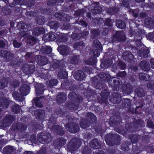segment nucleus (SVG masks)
I'll list each match as a JSON object with an SVG mask.
<instances>
[{
  "mask_svg": "<svg viewBox=\"0 0 154 154\" xmlns=\"http://www.w3.org/2000/svg\"><path fill=\"white\" fill-rule=\"evenodd\" d=\"M52 67L54 70L59 71V75L61 79H65L67 77L68 73L66 71V67L63 61L57 60L53 64Z\"/></svg>",
  "mask_w": 154,
  "mask_h": 154,
  "instance_id": "nucleus-1",
  "label": "nucleus"
},
{
  "mask_svg": "<svg viewBox=\"0 0 154 154\" xmlns=\"http://www.w3.org/2000/svg\"><path fill=\"white\" fill-rule=\"evenodd\" d=\"M105 140L106 144L109 146L119 145L120 144L121 137L117 134L109 133L105 135Z\"/></svg>",
  "mask_w": 154,
  "mask_h": 154,
  "instance_id": "nucleus-2",
  "label": "nucleus"
},
{
  "mask_svg": "<svg viewBox=\"0 0 154 154\" xmlns=\"http://www.w3.org/2000/svg\"><path fill=\"white\" fill-rule=\"evenodd\" d=\"M143 122L141 119L137 120L134 118V121L131 123H128L125 124V128L127 131L132 133L137 131L139 128L142 127Z\"/></svg>",
  "mask_w": 154,
  "mask_h": 154,
  "instance_id": "nucleus-3",
  "label": "nucleus"
},
{
  "mask_svg": "<svg viewBox=\"0 0 154 154\" xmlns=\"http://www.w3.org/2000/svg\"><path fill=\"white\" fill-rule=\"evenodd\" d=\"M81 144V141L79 138L73 137L67 144V147L69 151H74L78 149Z\"/></svg>",
  "mask_w": 154,
  "mask_h": 154,
  "instance_id": "nucleus-4",
  "label": "nucleus"
},
{
  "mask_svg": "<svg viewBox=\"0 0 154 154\" xmlns=\"http://www.w3.org/2000/svg\"><path fill=\"white\" fill-rule=\"evenodd\" d=\"M37 137L39 142L43 144H47L51 142L52 139L51 134L49 133L45 134L44 133L41 132L38 134Z\"/></svg>",
  "mask_w": 154,
  "mask_h": 154,
  "instance_id": "nucleus-5",
  "label": "nucleus"
},
{
  "mask_svg": "<svg viewBox=\"0 0 154 154\" xmlns=\"http://www.w3.org/2000/svg\"><path fill=\"white\" fill-rule=\"evenodd\" d=\"M108 82L109 86L111 87L114 91H117L119 89L122 82L120 78L116 77H111V76Z\"/></svg>",
  "mask_w": 154,
  "mask_h": 154,
  "instance_id": "nucleus-6",
  "label": "nucleus"
},
{
  "mask_svg": "<svg viewBox=\"0 0 154 154\" xmlns=\"http://www.w3.org/2000/svg\"><path fill=\"white\" fill-rule=\"evenodd\" d=\"M35 4V2L33 0H30L28 3V7L26 8V11L25 13L26 15L28 17H35L37 16L38 11H33V9L31 7L33 6Z\"/></svg>",
  "mask_w": 154,
  "mask_h": 154,
  "instance_id": "nucleus-7",
  "label": "nucleus"
},
{
  "mask_svg": "<svg viewBox=\"0 0 154 154\" xmlns=\"http://www.w3.org/2000/svg\"><path fill=\"white\" fill-rule=\"evenodd\" d=\"M122 122L121 118L118 115H113L110 118L109 121L110 126L114 127H118Z\"/></svg>",
  "mask_w": 154,
  "mask_h": 154,
  "instance_id": "nucleus-8",
  "label": "nucleus"
},
{
  "mask_svg": "<svg viewBox=\"0 0 154 154\" xmlns=\"http://www.w3.org/2000/svg\"><path fill=\"white\" fill-rule=\"evenodd\" d=\"M66 128L68 131L72 133H75L79 131V125L74 122H68L65 125Z\"/></svg>",
  "mask_w": 154,
  "mask_h": 154,
  "instance_id": "nucleus-9",
  "label": "nucleus"
},
{
  "mask_svg": "<svg viewBox=\"0 0 154 154\" xmlns=\"http://www.w3.org/2000/svg\"><path fill=\"white\" fill-rule=\"evenodd\" d=\"M17 27L20 31L24 32V35L26 34V32L31 29L30 25L26 24L23 21L19 22L17 24ZM23 36H24L25 35Z\"/></svg>",
  "mask_w": 154,
  "mask_h": 154,
  "instance_id": "nucleus-10",
  "label": "nucleus"
},
{
  "mask_svg": "<svg viewBox=\"0 0 154 154\" xmlns=\"http://www.w3.org/2000/svg\"><path fill=\"white\" fill-rule=\"evenodd\" d=\"M126 40L124 35L119 32H117L113 36L111 40L113 43H116V41L122 42Z\"/></svg>",
  "mask_w": 154,
  "mask_h": 154,
  "instance_id": "nucleus-11",
  "label": "nucleus"
},
{
  "mask_svg": "<svg viewBox=\"0 0 154 154\" xmlns=\"http://www.w3.org/2000/svg\"><path fill=\"white\" fill-rule=\"evenodd\" d=\"M66 142V140L63 137H61L55 139L53 141V144L55 147L59 149L65 145Z\"/></svg>",
  "mask_w": 154,
  "mask_h": 154,
  "instance_id": "nucleus-12",
  "label": "nucleus"
},
{
  "mask_svg": "<svg viewBox=\"0 0 154 154\" xmlns=\"http://www.w3.org/2000/svg\"><path fill=\"white\" fill-rule=\"evenodd\" d=\"M35 59L38 64L42 66L47 64L48 62V60L45 57L40 55H36Z\"/></svg>",
  "mask_w": 154,
  "mask_h": 154,
  "instance_id": "nucleus-13",
  "label": "nucleus"
},
{
  "mask_svg": "<svg viewBox=\"0 0 154 154\" xmlns=\"http://www.w3.org/2000/svg\"><path fill=\"white\" fill-rule=\"evenodd\" d=\"M122 98L119 96L117 93L114 92L112 93L109 100L114 104H116L119 103L121 101Z\"/></svg>",
  "mask_w": 154,
  "mask_h": 154,
  "instance_id": "nucleus-14",
  "label": "nucleus"
},
{
  "mask_svg": "<svg viewBox=\"0 0 154 154\" xmlns=\"http://www.w3.org/2000/svg\"><path fill=\"white\" fill-rule=\"evenodd\" d=\"M122 57L125 62L130 63L132 61L134 56L131 52L126 51L122 53Z\"/></svg>",
  "mask_w": 154,
  "mask_h": 154,
  "instance_id": "nucleus-15",
  "label": "nucleus"
},
{
  "mask_svg": "<svg viewBox=\"0 0 154 154\" xmlns=\"http://www.w3.org/2000/svg\"><path fill=\"white\" fill-rule=\"evenodd\" d=\"M57 50L60 54L63 56L68 55L69 52L68 46L65 45H60L57 48Z\"/></svg>",
  "mask_w": 154,
  "mask_h": 154,
  "instance_id": "nucleus-16",
  "label": "nucleus"
},
{
  "mask_svg": "<svg viewBox=\"0 0 154 154\" xmlns=\"http://www.w3.org/2000/svg\"><path fill=\"white\" fill-rule=\"evenodd\" d=\"M132 88L131 85L129 83H124L122 86L123 93L126 94H130L132 90Z\"/></svg>",
  "mask_w": 154,
  "mask_h": 154,
  "instance_id": "nucleus-17",
  "label": "nucleus"
},
{
  "mask_svg": "<svg viewBox=\"0 0 154 154\" xmlns=\"http://www.w3.org/2000/svg\"><path fill=\"white\" fill-rule=\"evenodd\" d=\"M90 146L94 149H99L101 147V144L98 139L94 138L92 139L89 143Z\"/></svg>",
  "mask_w": 154,
  "mask_h": 154,
  "instance_id": "nucleus-18",
  "label": "nucleus"
},
{
  "mask_svg": "<svg viewBox=\"0 0 154 154\" xmlns=\"http://www.w3.org/2000/svg\"><path fill=\"white\" fill-rule=\"evenodd\" d=\"M92 84L95 88L99 90L101 89L103 87V84H102L101 81L98 80L95 76L92 78Z\"/></svg>",
  "mask_w": 154,
  "mask_h": 154,
  "instance_id": "nucleus-19",
  "label": "nucleus"
},
{
  "mask_svg": "<svg viewBox=\"0 0 154 154\" xmlns=\"http://www.w3.org/2000/svg\"><path fill=\"white\" fill-rule=\"evenodd\" d=\"M10 103L9 100L5 97H0V107L5 109L8 108Z\"/></svg>",
  "mask_w": 154,
  "mask_h": 154,
  "instance_id": "nucleus-20",
  "label": "nucleus"
},
{
  "mask_svg": "<svg viewBox=\"0 0 154 154\" xmlns=\"http://www.w3.org/2000/svg\"><path fill=\"white\" fill-rule=\"evenodd\" d=\"M30 89V87L28 85L23 84L20 88L19 91L23 95L26 96L29 93Z\"/></svg>",
  "mask_w": 154,
  "mask_h": 154,
  "instance_id": "nucleus-21",
  "label": "nucleus"
},
{
  "mask_svg": "<svg viewBox=\"0 0 154 154\" xmlns=\"http://www.w3.org/2000/svg\"><path fill=\"white\" fill-rule=\"evenodd\" d=\"M97 55L95 57H91L88 59L85 60V62L86 64L89 65H94L97 62V57L99 56L100 55V53L98 51H97Z\"/></svg>",
  "mask_w": 154,
  "mask_h": 154,
  "instance_id": "nucleus-22",
  "label": "nucleus"
},
{
  "mask_svg": "<svg viewBox=\"0 0 154 154\" xmlns=\"http://www.w3.org/2000/svg\"><path fill=\"white\" fill-rule=\"evenodd\" d=\"M56 36L55 33H54L53 32H51L46 35H45L43 36V38L44 39L46 40L47 41H52L56 40Z\"/></svg>",
  "mask_w": 154,
  "mask_h": 154,
  "instance_id": "nucleus-23",
  "label": "nucleus"
},
{
  "mask_svg": "<svg viewBox=\"0 0 154 154\" xmlns=\"http://www.w3.org/2000/svg\"><path fill=\"white\" fill-rule=\"evenodd\" d=\"M109 93L107 89H104L103 90L100 94L101 99L102 102H106L108 98L109 95Z\"/></svg>",
  "mask_w": 154,
  "mask_h": 154,
  "instance_id": "nucleus-24",
  "label": "nucleus"
},
{
  "mask_svg": "<svg viewBox=\"0 0 154 154\" xmlns=\"http://www.w3.org/2000/svg\"><path fill=\"white\" fill-rule=\"evenodd\" d=\"M86 119L92 124L97 121V118L94 114L91 112H87L86 115Z\"/></svg>",
  "mask_w": 154,
  "mask_h": 154,
  "instance_id": "nucleus-25",
  "label": "nucleus"
},
{
  "mask_svg": "<svg viewBox=\"0 0 154 154\" xmlns=\"http://www.w3.org/2000/svg\"><path fill=\"white\" fill-rule=\"evenodd\" d=\"M34 114L37 118L42 121L44 119L45 112L42 109L36 110L34 111Z\"/></svg>",
  "mask_w": 154,
  "mask_h": 154,
  "instance_id": "nucleus-26",
  "label": "nucleus"
},
{
  "mask_svg": "<svg viewBox=\"0 0 154 154\" xmlns=\"http://www.w3.org/2000/svg\"><path fill=\"white\" fill-rule=\"evenodd\" d=\"M52 128L56 132L57 134L61 136H63L65 131L62 128L58 125H54L52 126Z\"/></svg>",
  "mask_w": 154,
  "mask_h": 154,
  "instance_id": "nucleus-27",
  "label": "nucleus"
},
{
  "mask_svg": "<svg viewBox=\"0 0 154 154\" xmlns=\"http://www.w3.org/2000/svg\"><path fill=\"white\" fill-rule=\"evenodd\" d=\"M45 32V29L42 27H38L35 28L32 32V34L36 36H38L41 34H43Z\"/></svg>",
  "mask_w": 154,
  "mask_h": 154,
  "instance_id": "nucleus-28",
  "label": "nucleus"
},
{
  "mask_svg": "<svg viewBox=\"0 0 154 154\" xmlns=\"http://www.w3.org/2000/svg\"><path fill=\"white\" fill-rule=\"evenodd\" d=\"M44 85L43 84L39 83L35 86V90L36 94L37 96H40V95L43 93L44 92Z\"/></svg>",
  "mask_w": 154,
  "mask_h": 154,
  "instance_id": "nucleus-29",
  "label": "nucleus"
},
{
  "mask_svg": "<svg viewBox=\"0 0 154 154\" xmlns=\"http://www.w3.org/2000/svg\"><path fill=\"white\" fill-rule=\"evenodd\" d=\"M79 124L81 128L85 129L89 127L91 125L90 122L85 119H81Z\"/></svg>",
  "mask_w": 154,
  "mask_h": 154,
  "instance_id": "nucleus-30",
  "label": "nucleus"
},
{
  "mask_svg": "<svg viewBox=\"0 0 154 154\" xmlns=\"http://www.w3.org/2000/svg\"><path fill=\"white\" fill-rule=\"evenodd\" d=\"M140 66L142 69L146 71H149L150 69V65L147 62L144 60L140 62Z\"/></svg>",
  "mask_w": 154,
  "mask_h": 154,
  "instance_id": "nucleus-31",
  "label": "nucleus"
},
{
  "mask_svg": "<svg viewBox=\"0 0 154 154\" xmlns=\"http://www.w3.org/2000/svg\"><path fill=\"white\" fill-rule=\"evenodd\" d=\"M79 57L78 55H72L69 57V61L70 64L73 65H76L79 63Z\"/></svg>",
  "mask_w": 154,
  "mask_h": 154,
  "instance_id": "nucleus-32",
  "label": "nucleus"
},
{
  "mask_svg": "<svg viewBox=\"0 0 154 154\" xmlns=\"http://www.w3.org/2000/svg\"><path fill=\"white\" fill-rule=\"evenodd\" d=\"M144 23L150 28H153L154 27V20L151 17L146 18L144 21Z\"/></svg>",
  "mask_w": 154,
  "mask_h": 154,
  "instance_id": "nucleus-33",
  "label": "nucleus"
},
{
  "mask_svg": "<svg viewBox=\"0 0 154 154\" xmlns=\"http://www.w3.org/2000/svg\"><path fill=\"white\" fill-rule=\"evenodd\" d=\"M85 77L84 72L82 70H78L77 73L74 76V78L76 80L81 81Z\"/></svg>",
  "mask_w": 154,
  "mask_h": 154,
  "instance_id": "nucleus-34",
  "label": "nucleus"
},
{
  "mask_svg": "<svg viewBox=\"0 0 154 154\" xmlns=\"http://www.w3.org/2000/svg\"><path fill=\"white\" fill-rule=\"evenodd\" d=\"M13 103V104H12L11 106V110L12 112H14L15 114H17L20 111L21 106L19 104L15 103Z\"/></svg>",
  "mask_w": 154,
  "mask_h": 154,
  "instance_id": "nucleus-35",
  "label": "nucleus"
},
{
  "mask_svg": "<svg viewBox=\"0 0 154 154\" xmlns=\"http://www.w3.org/2000/svg\"><path fill=\"white\" fill-rule=\"evenodd\" d=\"M98 76L101 81L104 82H108L110 77V75L108 74H106L104 72L100 73Z\"/></svg>",
  "mask_w": 154,
  "mask_h": 154,
  "instance_id": "nucleus-36",
  "label": "nucleus"
},
{
  "mask_svg": "<svg viewBox=\"0 0 154 154\" xmlns=\"http://www.w3.org/2000/svg\"><path fill=\"white\" fill-rule=\"evenodd\" d=\"M85 46L84 42L83 41H80L75 43L73 45V48L75 49L80 51Z\"/></svg>",
  "mask_w": 154,
  "mask_h": 154,
  "instance_id": "nucleus-37",
  "label": "nucleus"
},
{
  "mask_svg": "<svg viewBox=\"0 0 154 154\" xmlns=\"http://www.w3.org/2000/svg\"><path fill=\"white\" fill-rule=\"evenodd\" d=\"M56 35V41L60 43L65 42H66L67 40V38L65 35Z\"/></svg>",
  "mask_w": 154,
  "mask_h": 154,
  "instance_id": "nucleus-38",
  "label": "nucleus"
},
{
  "mask_svg": "<svg viewBox=\"0 0 154 154\" xmlns=\"http://www.w3.org/2000/svg\"><path fill=\"white\" fill-rule=\"evenodd\" d=\"M66 100V97L64 94L60 93L57 96V102L58 104L65 102Z\"/></svg>",
  "mask_w": 154,
  "mask_h": 154,
  "instance_id": "nucleus-39",
  "label": "nucleus"
},
{
  "mask_svg": "<svg viewBox=\"0 0 154 154\" xmlns=\"http://www.w3.org/2000/svg\"><path fill=\"white\" fill-rule=\"evenodd\" d=\"M52 49L50 47L43 46L40 49V51L44 54H49L51 53Z\"/></svg>",
  "mask_w": 154,
  "mask_h": 154,
  "instance_id": "nucleus-40",
  "label": "nucleus"
},
{
  "mask_svg": "<svg viewBox=\"0 0 154 154\" xmlns=\"http://www.w3.org/2000/svg\"><path fill=\"white\" fill-rule=\"evenodd\" d=\"M12 129L13 130L16 129L21 132H24L26 129V126L23 125H16L14 126L12 125Z\"/></svg>",
  "mask_w": 154,
  "mask_h": 154,
  "instance_id": "nucleus-41",
  "label": "nucleus"
},
{
  "mask_svg": "<svg viewBox=\"0 0 154 154\" xmlns=\"http://www.w3.org/2000/svg\"><path fill=\"white\" fill-rule=\"evenodd\" d=\"M91 33L92 38H96L100 35V31L98 29H92L91 31Z\"/></svg>",
  "mask_w": 154,
  "mask_h": 154,
  "instance_id": "nucleus-42",
  "label": "nucleus"
},
{
  "mask_svg": "<svg viewBox=\"0 0 154 154\" xmlns=\"http://www.w3.org/2000/svg\"><path fill=\"white\" fill-rule=\"evenodd\" d=\"M136 93L138 97H142L145 95V92L143 88H137L135 90Z\"/></svg>",
  "mask_w": 154,
  "mask_h": 154,
  "instance_id": "nucleus-43",
  "label": "nucleus"
},
{
  "mask_svg": "<svg viewBox=\"0 0 154 154\" xmlns=\"http://www.w3.org/2000/svg\"><path fill=\"white\" fill-rule=\"evenodd\" d=\"M63 0H48L47 5L49 6H55L58 5L59 3L63 2Z\"/></svg>",
  "mask_w": 154,
  "mask_h": 154,
  "instance_id": "nucleus-44",
  "label": "nucleus"
},
{
  "mask_svg": "<svg viewBox=\"0 0 154 154\" xmlns=\"http://www.w3.org/2000/svg\"><path fill=\"white\" fill-rule=\"evenodd\" d=\"M42 98L41 97H39L34 98L33 99L32 101L33 104L34 103L35 106L37 107L40 108L42 107L43 106V105L42 102H39L40 99Z\"/></svg>",
  "mask_w": 154,
  "mask_h": 154,
  "instance_id": "nucleus-45",
  "label": "nucleus"
},
{
  "mask_svg": "<svg viewBox=\"0 0 154 154\" xmlns=\"http://www.w3.org/2000/svg\"><path fill=\"white\" fill-rule=\"evenodd\" d=\"M14 151L13 147L10 146H6L3 149L4 154H12V152Z\"/></svg>",
  "mask_w": 154,
  "mask_h": 154,
  "instance_id": "nucleus-46",
  "label": "nucleus"
},
{
  "mask_svg": "<svg viewBox=\"0 0 154 154\" xmlns=\"http://www.w3.org/2000/svg\"><path fill=\"white\" fill-rule=\"evenodd\" d=\"M52 9L49 8H42L40 9V12L41 13L49 15L52 14Z\"/></svg>",
  "mask_w": 154,
  "mask_h": 154,
  "instance_id": "nucleus-47",
  "label": "nucleus"
},
{
  "mask_svg": "<svg viewBox=\"0 0 154 154\" xmlns=\"http://www.w3.org/2000/svg\"><path fill=\"white\" fill-rule=\"evenodd\" d=\"M122 106L124 108H128L130 106L131 103L129 99H124L122 100Z\"/></svg>",
  "mask_w": 154,
  "mask_h": 154,
  "instance_id": "nucleus-48",
  "label": "nucleus"
},
{
  "mask_svg": "<svg viewBox=\"0 0 154 154\" xmlns=\"http://www.w3.org/2000/svg\"><path fill=\"white\" fill-rule=\"evenodd\" d=\"M107 12L110 15H113L117 13L118 9L117 8L113 7L108 8L106 9Z\"/></svg>",
  "mask_w": 154,
  "mask_h": 154,
  "instance_id": "nucleus-49",
  "label": "nucleus"
},
{
  "mask_svg": "<svg viewBox=\"0 0 154 154\" xmlns=\"http://www.w3.org/2000/svg\"><path fill=\"white\" fill-rule=\"evenodd\" d=\"M12 95L14 98L20 102L23 100L24 98L23 97L21 96V94H20L18 91H15L13 92Z\"/></svg>",
  "mask_w": 154,
  "mask_h": 154,
  "instance_id": "nucleus-50",
  "label": "nucleus"
},
{
  "mask_svg": "<svg viewBox=\"0 0 154 154\" xmlns=\"http://www.w3.org/2000/svg\"><path fill=\"white\" fill-rule=\"evenodd\" d=\"M139 135L138 134H131L129 135V137L132 143H136L137 142L139 139Z\"/></svg>",
  "mask_w": 154,
  "mask_h": 154,
  "instance_id": "nucleus-51",
  "label": "nucleus"
},
{
  "mask_svg": "<svg viewBox=\"0 0 154 154\" xmlns=\"http://www.w3.org/2000/svg\"><path fill=\"white\" fill-rule=\"evenodd\" d=\"M102 8L100 6H96L91 9V12L95 15L97 14H100L102 12Z\"/></svg>",
  "mask_w": 154,
  "mask_h": 154,
  "instance_id": "nucleus-52",
  "label": "nucleus"
},
{
  "mask_svg": "<svg viewBox=\"0 0 154 154\" xmlns=\"http://www.w3.org/2000/svg\"><path fill=\"white\" fill-rule=\"evenodd\" d=\"M116 26L119 28L121 29H124L126 26L125 22L121 20H118L116 21Z\"/></svg>",
  "mask_w": 154,
  "mask_h": 154,
  "instance_id": "nucleus-53",
  "label": "nucleus"
},
{
  "mask_svg": "<svg viewBox=\"0 0 154 154\" xmlns=\"http://www.w3.org/2000/svg\"><path fill=\"white\" fill-rule=\"evenodd\" d=\"M93 21L94 23L96 26L101 25L103 22V19L101 18H95L93 19Z\"/></svg>",
  "mask_w": 154,
  "mask_h": 154,
  "instance_id": "nucleus-54",
  "label": "nucleus"
},
{
  "mask_svg": "<svg viewBox=\"0 0 154 154\" xmlns=\"http://www.w3.org/2000/svg\"><path fill=\"white\" fill-rule=\"evenodd\" d=\"M8 81L6 78H3L0 81V89L5 88L7 86Z\"/></svg>",
  "mask_w": 154,
  "mask_h": 154,
  "instance_id": "nucleus-55",
  "label": "nucleus"
},
{
  "mask_svg": "<svg viewBox=\"0 0 154 154\" xmlns=\"http://www.w3.org/2000/svg\"><path fill=\"white\" fill-rule=\"evenodd\" d=\"M48 24L51 28L54 29L55 30L57 29L58 27V24L56 21H51L48 22Z\"/></svg>",
  "mask_w": 154,
  "mask_h": 154,
  "instance_id": "nucleus-56",
  "label": "nucleus"
},
{
  "mask_svg": "<svg viewBox=\"0 0 154 154\" xmlns=\"http://www.w3.org/2000/svg\"><path fill=\"white\" fill-rule=\"evenodd\" d=\"M121 149L124 151H128L129 150V144L126 142H124L121 145Z\"/></svg>",
  "mask_w": 154,
  "mask_h": 154,
  "instance_id": "nucleus-57",
  "label": "nucleus"
},
{
  "mask_svg": "<svg viewBox=\"0 0 154 154\" xmlns=\"http://www.w3.org/2000/svg\"><path fill=\"white\" fill-rule=\"evenodd\" d=\"M14 116L11 115H8L6 116L5 118V121L8 123H12L14 121Z\"/></svg>",
  "mask_w": 154,
  "mask_h": 154,
  "instance_id": "nucleus-58",
  "label": "nucleus"
},
{
  "mask_svg": "<svg viewBox=\"0 0 154 154\" xmlns=\"http://www.w3.org/2000/svg\"><path fill=\"white\" fill-rule=\"evenodd\" d=\"M94 44L95 47L99 50L101 51L103 48L102 45L98 40H94L93 42Z\"/></svg>",
  "mask_w": 154,
  "mask_h": 154,
  "instance_id": "nucleus-59",
  "label": "nucleus"
},
{
  "mask_svg": "<svg viewBox=\"0 0 154 154\" xmlns=\"http://www.w3.org/2000/svg\"><path fill=\"white\" fill-rule=\"evenodd\" d=\"M82 154H91V149L87 146H85L82 151Z\"/></svg>",
  "mask_w": 154,
  "mask_h": 154,
  "instance_id": "nucleus-60",
  "label": "nucleus"
},
{
  "mask_svg": "<svg viewBox=\"0 0 154 154\" xmlns=\"http://www.w3.org/2000/svg\"><path fill=\"white\" fill-rule=\"evenodd\" d=\"M130 0H122V5L128 9H130Z\"/></svg>",
  "mask_w": 154,
  "mask_h": 154,
  "instance_id": "nucleus-61",
  "label": "nucleus"
},
{
  "mask_svg": "<svg viewBox=\"0 0 154 154\" xmlns=\"http://www.w3.org/2000/svg\"><path fill=\"white\" fill-rule=\"evenodd\" d=\"M147 75L144 73H140L139 74V76L140 79L141 80H145L148 81L149 80V78H147L146 76Z\"/></svg>",
  "mask_w": 154,
  "mask_h": 154,
  "instance_id": "nucleus-62",
  "label": "nucleus"
},
{
  "mask_svg": "<svg viewBox=\"0 0 154 154\" xmlns=\"http://www.w3.org/2000/svg\"><path fill=\"white\" fill-rule=\"evenodd\" d=\"M62 17L60 20L66 23L68 22L70 19V17L66 14H63Z\"/></svg>",
  "mask_w": 154,
  "mask_h": 154,
  "instance_id": "nucleus-63",
  "label": "nucleus"
},
{
  "mask_svg": "<svg viewBox=\"0 0 154 154\" xmlns=\"http://www.w3.org/2000/svg\"><path fill=\"white\" fill-rule=\"evenodd\" d=\"M117 67L121 70H124L126 68V65L125 63L122 61H119L117 63Z\"/></svg>",
  "mask_w": 154,
  "mask_h": 154,
  "instance_id": "nucleus-64",
  "label": "nucleus"
}]
</instances>
